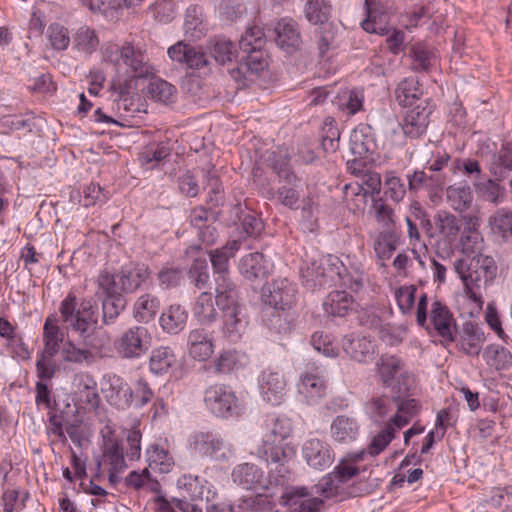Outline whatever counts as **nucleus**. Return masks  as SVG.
I'll list each match as a JSON object with an SVG mask.
<instances>
[{
	"mask_svg": "<svg viewBox=\"0 0 512 512\" xmlns=\"http://www.w3.org/2000/svg\"><path fill=\"white\" fill-rule=\"evenodd\" d=\"M408 395L409 392L402 397H400L399 394H395L394 396L395 408L397 411L390 420L397 429H401L407 425L412 417L418 412L417 401L415 399L407 398Z\"/></svg>",
	"mask_w": 512,
	"mask_h": 512,
	"instance_id": "nucleus-37",
	"label": "nucleus"
},
{
	"mask_svg": "<svg viewBox=\"0 0 512 512\" xmlns=\"http://www.w3.org/2000/svg\"><path fill=\"white\" fill-rule=\"evenodd\" d=\"M122 289L125 293H132L139 289L149 277L150 270L145 264H135L122 267Z\"/></svg>",
	"mask_w": 512,
	"mask_h": 512,
	"instance_id": "nucleus-32",
	"label": "nucleus"
},
{
	"mask_svg": "<svg viewBox=\"0 0 512 512\" xmlns=\"http://www.w3.org/2000/svg\"><path fill=\"white\" fill-rule=\"evenodd\" d=\"M423 91L416 78H405L399 83L395 90V97L398 103L403 107L414 105L417 101L421 103L425 99H421Z\"/></svg>",
	"mask_w": 512,
	"mask_h": 512,
	"instance_id": "nucleus-38",
	"label": "nucleus"
},
{
	"mask_svg": "<svg viewBox=\"0 0 512 512\" xmlns=\"http://www.w3.org/2000/svg\"><path fill=\"white\" fill-rule=\"evenodd\" d=\"M188 278L190 283L198 289H203L207 286L210 276L206 259H194L188 270Z\"/></svg>",
	"mask_w": 512,
	"mask_h": 512,
	"instance_id": "nucleus-59",
	"label": "nucleus"
},
{
	"mask_svg": "<svg viewBox=\"0 0 512 512\" xmlns=\"http://www.w3.org/2000/svg\"><path fill=\"white\" fill-rule=\"evenodd\" d=\"M331 5L327 0H308L305 5V16L314 25L328 23Z\"/></svg>",
	"mask_w": 512,
	"mask_h": 512,
	"instance_id": "nucleus-47",
	"label": "nucleus"
},
{
	"mask_svg": "<svg viewBox=\"0 0 512 512\" xmlns=\"http://www.w3.org/2000/svg\"><path fill=\"white\" fill-rule=\"evenodd\" d=\"M210 54L215 62L225 65L231 63L236 58L237 49L231 40L225 37H218L211 42Z\"/></svg>",
	"mask_w": 512,
	"mask_h": 512,
	"instance_id": "nucleus-44",
	"label": "nucleus"
},
{
	"mask_svg": "<svg viewBox=\"0 0 512 512\" xmlns=\"http://www.w3.org/2000/svg\"><path fill=\"white\" fill-rule=\"evenodd\" d=\"M266 313L269 314L268 326L270 329L277 333H287L291 330L294 321V312L292 310L267 307Z\"/></svg>",
	"mask_w": 512,
	"mask_h": 512,
	"instance_id": "nucleus-48",
	"label": "nucleus"
},
{
	"mask_svg": "<svg viewBox=\"0 0 512 512\" xmlns=\"http://www.w3.org/2000/svg\"><path fill=\"white\" fill-rule=\"evenodd\" d=\"M373 249L381 266H385V261L390 259L398 244V236L392 229H385L373 236Z\"/></svg>",
	"mask_w": 512,
	"mask_h": 512,
	"instance_id": "nucleus-33",
	"label": "nucleus"
},
{
	"mask_svg": "<svg viewBox=\"0 0 512 512\" xmlns=\"http://www.w3.org/2000/svg\"><path fill=\"white\" fill-rule=\"evenodd\" d=\"M364 95L359 90L342 91L336 98L339 110L347 115H354L363 108Z\"/></svg>",
	"mask_w": 512,
	"mask_h": 512,
	"instance_id": "nucleus-46",
	"label": "nucleus"
},
{
	"mask_svg": "<svg viewBox=\"0 0 512 512\" xmlns=\"http://www.w3.org/2000/svg\"><path fill=\"white\" fill-rule=\"evenodd\" d=\"M204 403L217 417L229 418L240 415L243 407L232 388L225 384H214L206 388Z\"/></svg>",
	"mask_w": 512,
	"mask_h": 512,
	"instance_id": "nucleus-7",
	"label": "nucleus"
},
{
	"mask_svg": "<svg viewBox=\"0 0 512 512\" xmlns=\"http://www.w3.org/2000/svg\"><path fill=\"white\" fill-rule=\"evenodd\" d=\"M302 456L311 468L320 471L330 467L334 460L330 445L318 438L305 441L302 447Z\"/></svg>",
	"mask_w": 512,
	"mask_h": 512,
	"instance_id": "nucleus-13",
	"label": "nucleus"
},
{
	"mask_svg": "<svg viewBox=\"0 0 512 512\" xmlns=\"http://www.w3.org/2000/svg\"><path fill=\"white\" fill-rule=\"evenodd\" d=\"M47 38L51 47L58 51L66 50L70 44L68 28L60 23H52L47 29Z\"/></svg>",
	"mask_w": 512,
	"mask_h": 512,
	"instance_id": "nucleus-57",
	"label": "nucleus"
},
{
	"mask_svg": "<svg viewBox=\"0 0 512 512\" xmlns=\"http://www.w3.org/2000/svg\"><path fill=\"white\" fill-rule=\"evenodd\" d=\"M102 452V461L98 462V467L100 468L103 465L108 470L109 482L116 484L120 480L118 474L127 468V464L121 440L108 428L103 433Z\"/></svg>",
	"mask_w": 512,
	"mask_h": 512,
	"instance_id": "nucleus-8",
	"label": "nucleus"
},
{
	"mask_svg": "<svg viewBox=\"0 0 512 512\" xmlns=\"http://www.w3.org/2000/svg\"><path fill=\"white\" fill-rule=\"evenodd\" d=\"M490 224L494 233L503 238L512 236V211L501 209L491 218Z\"/></svg>",
	"mask_w": 512,
	"mask_h": 512,
	"instance_id": "nucleus-61",
	"label": "nucleus"
},
{
	"mask_svg": "<svg viewBox=\"0 0 512 512\" xmlns=\"http://www.w3.org/2000/svg\"><path fill=\"white\" fill-rule=\"evenodd\" d=\"M319 207L312 198L304 200L301 208V225L304 230L313 232L317 227Z\"/></svg>",
	"mask_w": 512,
	"mask_h": 512,
	"instance_id": "nucleus-63",
	"label": "nucleus"
},
{
	"mask_svg": "<svg viewBox=\"0 0 512 512\" xmlns=\"http://www.w3.org/2000/svg\"><path fill=\"white\" fill-rule=\"evenodd\" d=\"M275 43L288 54L298 51L301 47L302 39L298 24L291 18L279 20L274 28Z\"/></svg>",
	"mask_w": 512,
	"mask_h": 512,
	"instance_id": "nucleus-14",
	"label": "nucleus"
},
{
	"mask_svg": "<svg viewBox=\"0 0 512 512\" xmlns=\"http://www.w3.org/2000/svg\"><path fill=\"white\" fill-rule=\"evenodd\" d=\"M265 44V34L260 27L248 28L239 40V47L243 52L260 51Z\"/></svg>",
	"mask_w": 512,
	"mask_h": 512,
	"instance_id": "nucleus-55",
	"label": "nucleus"
},
{
	"mask_svg": "<svg viewBox=\"0 0 512 512\" xmlns=\"http://www.w3.org/2000/svg\"><path fill=\"white\" fill-rule=\"evenodd\" d=\"M260 441L256 445L255 455L269 462L286 461L289 455L282 443L260 430Z\"/></svg>",
	"mask_w": 512,
	"mask_h": 512,
	"instance_id": "nucleus-26",
	"label": "nucleus"
},
{
	"mask_svg": "<svg viewBox=\"0 0 512 512\" xmlns=\"http://www.w3.org/2000/svg\"><path fill=\"white\" fill-rule=\"evenodd\" d=\"M411 57L412 68L417 72H426L436 63L435 54L422 45H414L411 48Z\"/></svg>",
	"mask_w": 512,
	"mask_h": 512,
	"instance_id": "nucleus-54",
	"label": "nucleus"
},
{
	"mask_svg": "<svg viewBox=\"0 0 512 512\" xmlns=\"http://www.w3.org/2000/svg\"><path fill=\"white\" fill-rule=\"evenodd\" d=\"M485 341L484 332L473 322H466L460 334V349L469 356H478Z\"/></svg>",
	"mask_w": 512,
	"mask_h": 512,
	"instance_id": "nucleus-28",
	"label": "nucleus"
},
{
	"mask_svg": "<svg viewBox=\"0 0 512 512\" xmlns=\"http://www.w3.org/2000/svg\"><path fill=\"white\" fill-rule=\"evenodd\" d=\"M407 179L409 189L412 191H417L423 186L442 187L446 182L443 175L428 176L424 171H415L413 174L408 175Z\"/></svg>",
	"mask_w": 512,
	"mask_h": 512,
	"instance_id": "nucleus-58",
	"label": "nucleus"
},
{
	"mask_svg": "<svg viewBox=\"0 0 512 512\" xmlns=\"http://www.w3.org/2000/svg\"><path fill=\"white\" fill-rule=\"evenodd\" d=\"M416 292L417 288L415 285H404L395 290V298L403 314L411 313L415 303Z\"/></svg>",
	"mask_w": 512,
	"mask_h": 512,
	"instance_id": "nucleus-62",
	"label": "nucleus"
},
{
	"mask_svg": "<svg viewBox=\"0 0 512 512\" xmlns=\"http://www.w3.org/2000/svg\"><path fill=\"white\" fill-rule=\"evenodd\" d=\"M60 354L62 360L67 363L91 365L94 362V355L91 350L79 348L72 341L63 344Z\"/></svg>",
	"mask_w": 512,
	"mask_h": 512,
	"instance_id": "nucleus-45",
	"label": "nucleus"
},
{
	"mask_svg": "<svg viewBox=\"0 0 512 512\" xmlns=\"http://www.w3.org/2000/svg\"><path fill=\"white\" fill-rule=\"evenodd\" d=\"M169 57L176 62L186 64L189 69L198 70L201 75L211 72V60L202 48L183 42H177L168 49Z\"/></svg>",
	"mask_w": 512,
	"mask_h": 512,
	"instance_id": "nucleus-11",
	"label": "nucleus"
},
{
	"mask_svg": "<svg viewBox=\"0 0 512 512\" xmlns=\"http://www.w3.org/2000/svg\"><path fill=\"white\" fill-rule=\"evenodd\" d=\"M482 357L489 367L497 371L506 370L512 365L511 352L499 344L487 345L483 350Z\"/></svg>",
	"mask_w": 512,
	"mask_h": 512,
	"instance_id": "nucleus-40",
	"label": "nucleus"
},
{
	"mask_svg": "<svg viewBox=\"0 0 512 512\" xmlns=\"http://www.w3.org/2000/svg\"><path fill=\"white\" fill-rule=\"evenodd\" d=\"M172 148L168 141L150 143L141 152L139 159L142 165H149L154 168L159 162L166 159L171 154Z\"/></svg>",
	"mask_w": 512,
	"mask_h": 512,
	"instance_id": "nucleus-41",
	"label": "nucleus"
},
{
	"mask_svg": "<svg viewBox=\"0 0 512 512\" xmlns=\"http://www.w3.org/2000/svg\"><path fill=\"white\" fill-rule=\"evenodd\" d=\"M188 313L180 304L168 306L160 315L161 328L169 334L176 335L181 332L187 323Z\"/></svg>",
	"mask_w": 512,
	"mask_h": 512,
	"instance_id": "nucleus-29",
	"label": "nucleus"
},
{
	"mask_svg": "<svg viewBox=\"0 0 512 512\" xmlns=\"http://www.w3.org/2000/svg\"><path fill=\"white\" fill-rule=\"evenodd\" d=\"M104 59L112 64L117 72L128 77L142 78L152 73L145 50L130 42H125L122 46L108 45L104 51Z\"/></svg>",
	"mask_w": 512,
	"mask_h": 512,
	"instance_id": "nucleus-4",
	"label": "nucleus"
},
{
	"mask_svg": "<svg viewBox=\"0 0 512 512\" xmlns=\"http://www.w3.org/2000/svg\"><path fill=\"white\" fill-rule=\"evenodd\" d=\"M236 284L229 275L215 279V303L222 312L223 331L230 341H237L248 324L239 301Z\"/></svg>",
	"mask_w": 512,
	"mask_h": 512,
	"instance_id": "nucleus-2",
	"label": "nucleus"
},
{
	"mask_svg": "<svg viewBox=\"0 0 512 512\" xmlns=\"http://www.w3.org/2000/svg\"><path fill=\"white\" fill-rule=\"evenodd\" d=\"M43 350L42 353L48 356H55L61 351L60 344L64 340V332L58 326V319L55 315H49L43 326Z\"/></svg>",
	"mask_w": 512,
	"mask_h": 512,
	"instance_id": "nucleus-24",
	"label": "nucleus"
},
{
	"mask_svg": "<svg viewBox=\"0 0 512 512\" xmlns=\"http://www.w3.org/2000/svg\"><path fill=\"white\" fill-rule=\"evenodd\" d=\"M360 435V424L353 416L338 415L330 425V437L334 443L349 445Z\"/></svg>",
	"mask_w": 512,
	"mask_h": 512,
	"instance_id": "nucleus-17",
	"label": "nucleus"
},
{
	"mask_svg": "<svg viewBox=\"0 0 512 512\" xmlns=\"http://www.w3.org/2000/svg\"><path fill=\"white\" fill-rule=\"evenodd\" d=\"M59 312L61 322L78 332L91 348L102 351L108 347L110 336L107 332L95 331L89 335L90 329L97 324L96 307L92 300L82 299L78 302L77 297L69 293L60 303Z\"/></svg>",
	"mask_w": 512,
	"mask_h": 512,
	"instance_id": "nucleus-1",
	"label": "nucleus"
},
{
	"mask_svg": "<svg viewBox=\"0 0 512 512\" xmlns=\"http://www.w3.org/2000/svg\"><path fill=\"white\" fill-rule=\"evenodd\" d=\"M454 270L474 298L477 296V290L491 284L497 275L495 260L483 254L455 260Z\"/></svg>",
	"mask_w": 512,
	"mask_h": 512,
	"instance_id": "nucleus-3",
	"label": "nucleus"
},
{
	"mask_svg": "<svg viewBox=\"0 0 512 512\" xmlns=\"http://www.w3.org/2000/svg\"><path fill=\"white\" fill-rule=\"evenodd\" d=\"M106 397L110 404L122 410L132 406L134 400L132 388L117 375L109 377V392Z\"/></svg>",
	"mask_w": 512,
	"mask_h": 512,
	"instance_id": "nucleus-25",
	"label": "nucleus"
},
{
	"mask_svg": "<svg viewBox=\"0 0 512 512\" xmlns=\"http://www.w3.org/2000/svg\"><path fill=\"white\" fill-rule=\"evenodd\" d=\"M260 430L283 443L292 432V423L288 418L268 416Z\"/></svg>",
	"mask_w": 512,
	"mask_h": 512,
	"instance_id": "nucleus-42",
	"label": "nucleus"
},
{
	"mask_svg": "<svg viewBox=\"0 0 512 512\" xmlns=\"http://www.w3.org/2000/svg\"><path fill=\"white\" fill-rule=\"evenodd\" d=\"M365 8L367 17L361 23L362 28L369 33L389 34V15L384 6L378 0H365Z\"/></svg>",
	"mask_w": 512,
	"mask_h": 512,
	"instance_id": "nucleus-20",
	"label": "nucleus"
},
{
	"mask_svg": "<svg viewBox=\"0 0 512 512\" xmlns=\"http://www.w3.org/2000/svg\"><path fill=\"white\" fill-rule=\"evenodd\" d=\"M493 167L494 173L500 177H505L512 171V143L502 145L498 154L494 156Z\"/></svg>",
	"mask_w": 512,
	"mask_h": 512,
	"instance_id": "nucleus-60",
	"label": "nucleus"
},
{
	"mask_svg": "<svg viewBox=\"0 0 512 512\" xmlns=\"http://www.w3.org/2000/svg\"><path fill=\"white\" fill-rule=\"evenodd\" d=\"M237 240L228 241L223 247L209 252L214 273L218 276L228 275L229 259L239 250Z\"/></svg>",
	"mask_w": 512,
	"mask_h": 512,
	"instance_id": "nucleus-35",
	"label": "nucleus"
},
{
	"mask_svg": "<svg viewBox=\"0 0 512 512\" xmlns=\"http://www.w3.org/2000/svg\"><path fill=\"white\" fill-rule=\"evenodd\" d=\"M232 480L246 490H265L268 488L264 473L255 464L243 463L232 471Z\"/></svg>",
	"mask_w": 512,
	"mask_h": 512,
	"instance_id": "nucleus-18",
	"label": "nucleus"
},
{
	"mask_svg": "<svg viewBox=\"0 0 512 512\" xmlns=\"http://www.w3.org/2000/svg\"><path fill=\"white\" fill-rule=\"evenodd\" d=\"M353 298L345 291H332L326 297L323 308L328 315L344 317L352 309Z\"/></svg>",
	"mask_w": 512,
	"mask_h": 512,
	"instance_id": "nucleus-39",
	"label": "nucleus"
},
{
	"mask_svg": "<svg viewBox=\"0 0 512 512\" xmlns=\"http://www.w3.org/2000/svg\"><path fill=\"white\" fill-rule=\"evenodd\" d=\"M124 296H105L102 300V320L106 325L112 324L126 308Z\"/></svg>",
	"mask_w": 512,
	"mask_h": 512,
	"instance_id": "nucleus-52",
	"label": "nucleus"
},
{
	"mask_svg": "<svg viewBox=\"0 0 512 512\" xmlns=\"http://www.w3.org/2000/svg\"><path fill=\"white\" fill-rule=\"evenodd\" d=\"M175 92V86L160 78L151 80L147 87L149 98L165 104L172 101Z\"/></svg>",
	"mask_w": 512,
	"mask_h": 512,
	"instance_id": "nucleus-51",
	"label": "nucleus"
},
{
	"mask_svg": "<svg viewBox=\"0 0 512 512\" xmlns=\"http://www.w3.org/2000/svg\"><path fill=\"white\" fill-rule=\"evenodd\" d=\"M117 354L123 359L140 358L149 349L148 331L143 326H133L125 330L114 341Z\"/></svg>",
	"mask_w": 512,
	"mask_h": 512,
	"instance_id": "nucleus-9",
	"label": "nucleus"
},
{
	"mask_svg": "<svg viewBox=\"0 0 512 512\" xmlns=\"http://www.w3.org/2000/svg\"><path fill=\"white\" fill-rule=\"evenodd\" d=\"M296 285L287 278L274 280L262 294L265 304L270 308L291 310L296 300Z\"/></svg>",
	"mask_w": 512,
	"mask_h": 512,
	"instance_id": "nucleus-12",
	"label": "nucleus"
},
{
	"mask_svg": "<svg viewBox=\"0 0 512 512\" xmlns=\"http://www.w3.org/2000/svg\"><path fill=\"white\" fill-rule=\"evenodd\" d=\"M191 451L201 457H209L215 460L228 459L230 447L223 438L212 431H198L189 439Z\"/></svg>",
	"mask_w": 512,
	"mask_h": 512,
	"instance_id": "nucleus-10",
	"label": "nucleus"
},
{
	"mask_svg": "<svg viewBox=\"0 0 512 512\" xmlns=\"http://www.w3.org/2000/svg\"><path fill=\"white\" fill-rule=\"evenodd\" d=\"M382 383L391 387L394 394L400 397L410 392L414 385V377L404 371V364L394 355H382L376 363Z\"/></svg>",
	"mask_w": 512,
	"mask_h": 512,
	"instance_id": "nucleus-6",
	"label": "nucleus"
},
{
	"mask_svg": "<svg viewBox=\"0 0 512 512\" xmlns=\"http://www.w3.org/2000/svg\"><path fill=\"white\" fill-rule=\"evenodd\" d=\"M430 323L445 341L453 342L456 337V324L453 314L440 301H434L430 310Z\"/></svg>",
	"mask_w": 512,
	"mask_h": 512,
	"instance_id": "nucleus-15",
	"label": "nucleus"
},
{
	"mask_svg": "<svg viewBox=\"0 0 512 512\" xmlns=\"http://www.w3.org/2000/svg\"><path fill=\"white\" fill-rule=\"evenodd\" d=\"M327 390V381L319 374L306 372L301 375L298 391L309 402H316L325 396Z\"/></svg>",
	"mask_w": 512,
	"mask_h": 512,
	"instance_id": "nucleus-30",
	"label": "nucleus"
},
{
	"mask_svg": "<svg viewBox=\"0 0 512 512\" xmlns=\"http://www.w3.org/2000/svg\"><path fill=\"white\" fill-rule=\"evenodd\" d=\"M367 410L370 417L376 421H383L390 412L395 409L394 397H374L367 403Z\"/></svg>",
	"mask_w": 512,
	"mask_h": 512,
	"instance_id": "nucleus-53",
	"label": "nucleus"
},
{
	"mask_svg": "<svg viewBox=\"0 0 512 512\" xmlns=\"http://www.w3.org/2000/svg\"><path fill=\"white\" fill-rule=\"evenodd\" d=\"M342 349L352 360L365 363L373 358L375 345L373 341L366 336L354 333L345 335L341 341Z\"/></svg>",
	"mask_w": 512,
	"mask_h": 512,
	"instance_id": "nucleus-16",
	"label": "nucleus"
},
{
	"mask_svg": "<svg viewBox=\"0 0 512 512\" xmlns=\"http://www.w3.org/2000/svg\"><path fill=\"white\" fill-rule=\"evenodd\" d=\"M446 201L456 212L467 211L473 202V193L468 184L456 183L446 189Z\"/></svg>",
	"mask_w": 512,
	"mask_h": 512,
	"instance_id": "nucleus-31",
	"label": "nucleus"
},
{
	"mask_svg": "<svg viewBox=\"0 0 512 512\" xmlns=\"http://www.w3.org/2000/svg\"><path fill=\"white\" fill-rule=\"evenodd\" d=\"M75 394L78 399L90 407H97L100 397L97 392V384L93 377L89 375H79L77 377Z\"/></svg>",
	"mask_w": 512,
	"mask_h": 512,
	"instance_id": "nucleus-43",
	"label": "nucleus"
},
{
	"mask_svg": "<svg viewBox=\"0 0 512 512\" xmlns=\"http://www.w3.org/2000/svg\"><path fill=\"white\" fill-rule=\"evenodd\" d=\"M74 45L79 51L91 54L97 49L99 39L93 29L82 26L76 31Z\"/></svg>",
	"mask_w": 512,
	"mask_h": 512,
	"instance_id": "nucleus-56",
	"label": "nucleus"
},
{
	"mask_svg": "<svg viewBox=\"0 0 512 512\" xmlns=\"http://www.w3.org/2000/svg\"><path fill=\"white\" fill-rule=\"evenodd\" d=\"M149 453V467L150 468H159V471L162 473L169 472L171 467L174 464L172 456L168 453L164 448H160L158 446L153 447L152 451H148Z\"/></svg>",
	"mask_w": 512,
	"mask_h": 512,
	"instance_id": "nucleus-64",
	"label": "nucleus"
},
{
	"mask_svg": "<svg viewBox=\"0 0 512 512\" xmlns=\"http://www.w3.org/2000/svg\"><path fill=\"white\" fill-rule=\"evenodd\" d=\"M189 355L198 361H205L214 352L213 337L210 332L204 328H196L190 331L188 335Z\"/></svg>",
	"mask_w": 512,
	"mask_h": 512,
	"instance_id": "nucleus-22",
	"label": "nucleus"
},
{
	"mask_svg": "<svg viewBox=\"0 0 512 512\" xmlns=\"http://www.w3.org/2000/svg\"><path fill=\"white\" fill-rule=\"evenodd\" d=\"M175 361V355L170 348L160 347L154 349L150 356V370L154 374L166 373Z\"/></svg>",
	"mask_w": 512,
	"mask_h": 512,
	"instance_id": "nucleus-50",
	"label": "nucleus"
},
{
	"mask_svg": "<svg viewBox=\"0 0 512 512\" xmlns=\"http://www.w3.org/2000/svg\"><path fill=\"white\" fill-rule=\"evenodd\" d=\"M98 291L105 296H123L124 289H122V275L119 272L117 275L103 270L97 277Z\"/></svg>",
	"mask_w": 512,
	"mask_h": 512,
	"instance_id": "nucleus-49",
	"label": "nucleus"
},
{
	"mask_svg": "<svg viewBox=\"0 0 512 512\" xmlns=\"http://www.w3.org/2000/svg\"><path fill=\"white\" fill-rule=\"evenodd\" d=\"M160 301L151 293L140 295L133 305V317L139 323H149L157 315Z\"/></svg>",
	"mask_w": 512,
	"mask_h": 512,
	"instance_id": "nucleus-34",
	"label": "nucleus"
},
{
	"mask_svg": "<svg viewBox=\"0 0 512 512\" xmlns=\"http://www.w3.org/2000/svg\"><path fill=\"white\" fill-rule=\"evenodd\" d=\"M178 486L183 488L187 497L173 498L175 507L182 512H213L216 506L210 503L211 491L200 484L199 478L192 475H183L178 479Z\"/></svg>",
	"mask_w": 512,
	"mask_h": 512,
	"instance_id": "nucleus-5",
	"label": "nucleus"
},
{
	"mask_svg": "<svg viewBox=\"0 0 512 512\" xmlns=\"http://www.w3.org/2000/svg\"><path fill=\"white\" fill-rule=\"evenodd\" d=\"M239 271L249 281L262 280L269 274V263L262 253L252 252L240 259Z\"/></svg>",
	"mask_w": 512,
	"mask_h": 512,
	"instance_id": "nucleus-23",
	"label": "nucleus"
},
{
	"mask_svg": "<svg viewBox=\"0 0 512 512\" xmlns=\"http://www.w3.org/2000/svg\"><path fill=\"white\" fill-rule=\"evenodd\" d=\"M259 387L265 401L279 405L285 396L286 380L276 371H264L259 380Z\"/></svg>",
	"mask_w": 512,
	"mask_h": 512,
	"instance_id": "nucleus-21",
	"label": "nucleus"
},
{
	"mask_svg": "<svg viewBox=\"0 0 512 512\" xmlns=\"http://www.w3.org/2000/svg\"><path fill=\"white\" fill-rule=\"evenodd\" d=\"M434 225L439 236L445 242L452 244L458 239L462 222L454 214L440 210L434 216Z\"/></svg>",
	"mask_w": 512,
	"mask_h": 512,
	"instance_id": "nucleus-27",
	"label": "nucleus"
},
{
	"mask_svg": "<svg viewBox=\"0 0 512 512\" xmlns=\"http://www.w3.org/2000/svg\"><path fill=\"white\" fill-rule=\"evenodd\" d=\"M427 104V100L421 101L415 108L406 112L401 127L407 137L415 139L426 131L431 114Z\"/></svg>",
	"mask_w": 512,
	"mask_h": 512,
	"instance_id": "nucleus-19",
	"label": "nucleus"
},
{
	"mask_svg": "<svg viewBox=\"0 0 512 512\" xmlns=\"http://www.w3.org/2000/svg\"><path fill=\"white\" fill-rule=\"evenodd\" d=\"M214 304L212 293L202 292L195 299L192 308L194 318L202 325H208L216 321L218 313Z\"/></svg>",
	"mask_w": 512,
	"mask_h": 512,
	"instance_id": "nucleus-36",
	"label": "nucleus"
}]
</instances>
